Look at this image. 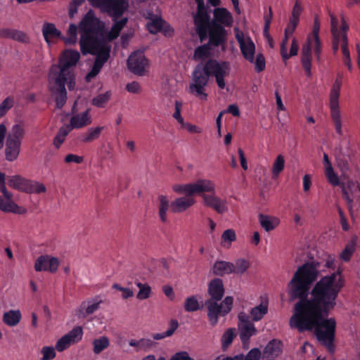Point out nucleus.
<instances>
[{
	"label": "nucleus",
	"mask_w": 360,
	"mask_h": 360,
	"mask_svg": "<svg viewBox=\"0 0 360 360\" xmlns=\"http://www.w3.org/2000/svg\"><path fill=\"white\" fill-rule=\"evenodd\" d=\"M319 262H306L299 266L288 283V294L295 304L289 325L300 333L314 330L319 342L330 353L335 352L336 321L328 319L329 313L336 306V300L345 286L344 277L340 269L324 276L312 289L311 285L319 275Z\"/></svg>",
	"instance_id": "nucleus-1"
},
{
	"label": "nucleus",
	"mask_w": 360,
	"mask_h": 360,
	"mask_svg": "<svg viewBox=\"0 0 360 360\" xmlns=\"http://www.w3.org/2000/svg\"><path fill=\"white\" fill-rule=\"evenodd\" d=\"M229 71L230 65L228 62L219 63L213 58L197 65L192 74L189 93L200 101H206L208 95L205 91V87L208 85L210 77H214L218 87L224 89L226 86L224 78L229 75Z\"/></svg>",
	"instance_id": "nucleus-2"
},
{
	"label": "nucleus",
	"mask_w": 360,
	"mask_h": 360,
	"mask_svg": "<svg viewBox=\"0 0 360 360\" xmlns=\"http://www.w3.org/2000/svg\"><path fill=\"white\" fill-rule=\"evenodd\" d=\"M207 291L210 298L205 301V304L208 311L209 321L211 325L215 326L219 316H224L230 312L233 299L231 296H227L220 304L218 303L222 299L225 292L223 281L219 278L210 281Z\"/></svg>",
	"instance_id": "nucleus-3"
},
{
	"label": "nucleus",
	"mask_w": 360,
	"mask_h": 360,
	"mask_svg": "<svg viewBox=\"0 0 360 360\" xmlns=\"http://www.w3.org/2000/svg\"><path fill=\"white\" fill-rule=\"evenodd\" d=\"M79 30L81 34L80 48L84 49L86 45L104 40L105 25L95 15L92 9H89L81 20Z\"/></svg>",
	"instance_id": "nucleus-4"
},
{
	"label": "nucleus",
	"mask_w": 360,
	"mask_h": 360,
	"mask_svg": "<svg viewBox=\"0 0 360 360\" xmlns=\"http://www.w3.org/2000/svg\"><path fill=\"white\" fill-rule=\"evenodd\" d=\"M312 51L318 63L322 60L323 44L319 37H307L301 50V63L305 75L311 77Z\"/></svg>",
	"instance_id": "nucleus-5"
},
{
	"label": "nucleus",
	"mask_w": 360,
	"mask_h": 360,
	"mask_svg": "<svg viewBox=\"0 0 360 360\" xmlns=\"http://www.w3.org/2000/svg\"><path fill=\"white\" fill-rule=\"evenodd\" d=\"M80 58V54L75 51H65L60 56L58 65H53L50 75L56 78L75 81V75L71 68L75 66Z\"/></svg>",
	"instance_id": "nucleus-6"
},
{
	"label": "nucleus",
	"mask_w": 360,
	"mask_h": 360,
	"mask_svg": "<svg viewBox=\"0 0 360 360\" xmlns=\"http://www.w3.org/2000/svg\"><path fill=\"white\" fill-rule=\"evenodd\" d=\"M94 8H98L112 20L120 18L129 8L128 0H88Z\"/></svg>",
	"instance_id": "nucleus-7"
},
{
	"label": "nucleus",
	"mask_w": 360,
	"mask_h": 360,
	"mask_svg": "<svg viewBox=\"0 0 360 360\" xmlns=\"http://www.w3.org/2000/svg\"><path fill=\"white\" fill-rule=\"evenodd\" d=\"M341 86L342 76L338 75L330 89V116L335 131L340 136L342 135L341 115L339 109V97Z\"/></svg>",
	"instance_id": "nucleus-8"
},
{
	"label": "nucleus",
	"mask_w": 360,
	"mask_h": 360,
	"mask_svg": "<svg viewBox=\"0 0 360 360\" xmlns=\"http://www.w3.org/2000/svg\"><path fill=\"white\" fill-rule=\"evenodd\" d=\"M214 188V183L209 179H198L193 184H176L173 186L174 192L180 194L184 193L186 195L213 192Z\"/></svg>",
	"instance_id": "nucleus-9"
},
{
	"label": "nucleus",
	"mask_w": 360,
	"mask_h": 360,
	"mask_svg": "<svg viewBox=\"0 0 360 360\" xmlns=\"http://www.w3.org/2000/svg\"><path fill=\"white\" fill-rule=\"evenodd\" d=\"M22 135V127L20 124H15L8 134L6 143V158L8 161L17 158L20 150V139Z\"/></svg>",
	"instance_id": "nucleus-10"
},
{
	"label": "nucleus",
	"mask_w": 360,
	"mask_h": 360,
	"mask_svg": "<svg viewBox=\"0 0 360 360\" xmlns=\"http://www.w3.org/2000/svg\"><path fill=\"white\" fill-rule=\"evenodd\" d=\"M80 48L84 55L90 53L96 56L94 63L103 66L110 58V46L104 40L93 43Z\"/></svg>",
	"instance_id": "nucleus-11"
},
{
	"label": "nucleus",
	"mask_w": 360,
	"mask_h": 360,
	"mask_svg": "<svg viewBox=\"0 0 360 360\" xmlns=\"http://www.w3.org/2000/svg\"><path fill=\"white\" fill-rule=\"evenodd\" d=\"M80 48L84 55L90 53L96 56L94 63L103 66L110 58V46L104 40L93 43Z\"/></svg>",
	"instance_id": "nucleus-12"
},
{
	"label": "nucleus",
	"mask_w": 360,
	"mask_h": 360,
	"mask_svg": "<svg viewBox=\"0 0 360 360\" xmlns=\"http://www.w3.org/2000/svg\"><path fill=\"white\" fill-rule=\"evenodd\" d=\"M50 82L54 83L53 91L56 94V102L58 108L61 109L67 101V91L65 84H68L70 90L72 89L75 86V81L70 82L68 79L56 78L53 76H49Z\"/></svg>",
	"instance_id": "nucleus-13"
},
{
	"label": "nucleus",
	"mask_w": 360,
	"mask_h": 360,
	"mask_svg": "<svg viewBox=\"0 0 360 360\" xmlns=\"http://www.w3.org/2000/svg\"><path fill=\"white\" fill-rule=\"evenodd\" d=\"M211 21L207 8L197 10L196 13L193 15L195 31L201 41L205 40L207 37V31Z\"/></svg>",
	"instance_id": "nucleus-14"
},
{
	"label": "nucleus",
	"mask_w": 360,
	"mask_h": 360,
	"mask_svg": "<svg viewBox=\"0 0 360 360\" xmlns=\"http://www.w3.org/2000/svg\"><path fill=\"white\" fill-rule=\"evenodd\" d=\"M82 336L83 330L82 327L76 326L56 342L55 348L58 352H61L69 348L70 345L79 342Z\"/></svg>",
	"instance_id": "nucleus-15"
},
{
	"label": "nucleus",
	"mask_w": 360,
	"mask_h": 360,
	"mask_svg": "<svg viewBox=\"0 0 360 360\" xmlns=\"http://www.w3.org/2000/svg\"><path fill=\"white\" fill-rule=\"evenodd\" d=\"M228 32L219 23L211 22L208 28L207 36H209V44L218 47L226 43Z\"/></svg>",
	"instance_id": "nucleus-16"
},
{
	"label": "nucleus",
	"mask_w": 360,
	"mask_h": 360,
	"mask_svg": "<svg viewBox=\"0 0 360 360\" xmlns=\"http://www.w3.org/2000/svg\"><path fill=\"white\" fill-rule=\"evenodd\" d=\"M214 192L215 190L213 192H210V194L201 193L203 205L213 209L219 214H223L228 210L226 202L217 196Z\"/></svg>",
	"instance_id": "nucleus-17"
},
{
	"label": "nucleus",
	"mask_w": 360,
	"mask_h": 360,
	"mask_svg": "<svg viewBox=\"0 0 360 360\" xmlns=\"http://www.w3.org/2000/svg\"><path fill=\"white\" fill-rule=\"evenodd\" d=\"M59 261L58 258L49 255L39 257L34 263V269L37 271H49L55 273L58 268Z\"/></svg>",
	"instance_id": "nucleus-18"
},
{
	"label": "nucleus",
	"mask_w": 360,
	"mask_h": 360,
	"mask_svg": "<svg viewBox=\"0 0 360 360\" xmlns=\"http://www.w3.org/2000/svg\"><path fill=\"white\" fill-rule=\"evenodd\" d=\"M148 60L141 53H133L127 60L128 68L134 74L143 75Z\"/></svg>",
	"instance_id": "nucleus-19"
},
{
	"label": "nucleus",
	"mask_w": 360,
	"mask_h": 360,
	"mask_svg": "<svg viewBox=\"0 0 360 360\" xmlns=\"http://www.w3.org/2000/svg\"><path fill=\"white\" fill-rule=\"evenodd\" d=\"M128 18L124 17L122 18H115V20L113 21V25L111 27V29L110 31H108L105 29V32L103 34V39L107 42L108 41H112L114 39H117L122 30L124 28V27L127 24L128 22Z\"/></svg>",
	"instance_id": "nucleus-20"
},
{
	"label": "nucleus",
	"mask_w": 360,
	"mask_h": 360,
	"mask_svg": "<svg viewBox=\"0 0 360 360\" xmlns=\"http://www.w3.org/2000/svg\"><path fill=\"white\" fill-rule=\"evenodd\" d=\"M236 37L239 43L240 51L244 58L250 63H254L255 46L253 41L250 38L245 41L243 37L239 34H236Z\"/></svg>",
	"instance_id": "nucleus-21"
},
{
	"label": "nucleus",
	"mask_w": 360,
	"mask_h": 360,
	"mask_svg": "<svg viewBox=\"0 0 360 360\" xmlns=\"http://www.w3.org/2000/svg\"><path fill=\"white\" fill-rule=\"evenodd\" d=\"M195 202L193 195L177 198L170 203L171 210L174 213L183 212L193 206Z\"/></svg>",
	"instance_id": "nucleus-22"
},
{
	"label": "nucleus",
	"mask_w": 360,
	"mask_h": 360,
	"mask_svg": "<svg viewBox=\"0 0 360 360\" xmlns=\"http://www.w3.org/2000/svg\"><path fill=\"white\" fill-rule=\"evenodd\" d=\"M214 18L211 22L219 23L223 27H230L233 22L231 14L225 8H216L213 12Z\"/></svg>",
	"instance_id": "nucleus-23"
},
{
	"label": "nucleus",
	"mask_w": 360,
	"mask_h": 360,
	"mask_svg": "<svg viewBox=\"0 0 360 360\" xmlns=\"http://www.w3.org/2000/svg\"><path fill=\"white\" fill-rule=\"evenodd\" d=\"M42 33L48 44H51L56 39L61 38V32L56 28L54 24L51 22H45L44 24Z\"/></svg>",
	"instance_id": "nucleus-24"
},
{
	"label": "nucleus",
	"mask_w": 360,
	"mask_h": 360,
	"mask_svg": "<svg viewBox=\"0 0 360 360\" xmlns=\"http://www.w3.org/2000/svg\"><path fill=\"white\" fill-rule=\"evenodd\" d=\"M239 319L241 321L239 326L240 338L241 341L245 343L250 340V337L255 334L256 328L252 323L244 320L241 316H239Z\"/></svg>",
	"instance_id": "nucleus-25"
},
{
	"label": "nucleus",
	"mask_w": 360,
	"mask_h": 360,
	"mask_svg": "<svg viewBox=\"0 0 360 360\" xmlns=\"http://www.w3.org/2000/svg\"><path fill=\"white\" fill-rule=\"evenodd\" d=\"M90 123L91 117L89 115V110H86L82 113L76 114L72 116L70 121V125L68 126L71 128L72 130V129H79L84 127Z\"/></svg>",
	"instance_id": "nucleus-26"
},
{
	"label": "nucleus",
	"mask_w": 360,
	"mask_h": 360,
	"mask_svg": "<svg viewBox=\"0 0 360 360\" xmlns=\"http://www.w3.org/2000/svg\"><path fill=\"white\" fill-rule=\"evenodd\" d=\"M213 274L217 276H224L235 271L234 264L225 261H217L212 268Z\"/></svg>",
	"instance_id": "nucleus-27"
},
{
	"label": "nucleus",
	"mask_w": 360,
	"mask_h": 360,
	"mask_svg": "<svg viewBox=\"0 0 360 360\" xmlns=\"http://www.w3.org/2000/svg\"><path fill=\"white\" fill-rule=\"evenodd\" d=\"M357 240H358L357 236H354L352 237L351 240L347 243L344 250L342 251V252L340 255V258L343 262H347L351 259L354 252L356 250Z\"/></svg>",
	"instance_id": "nucleus-28"
},
{
	"label": "nucleus",
	"mask_w": 360,
	"mask_h": 360,
	"mask_svg": "<svg viewBox=\"0 0 360 360\" xmlns=\"http://www.w3.org/2000/svg\"><path fill=\"white\" fill-rule=\"evenodd\" d=\"M46 191V186L43 184L24 179V192L39 194L44 193Z\"/></svg>",
	"instance_id": "nucleus-29"
},
{
	"label": "nucleus",
	"mask_w": 360,
	"mask_h": 360,
	"mask_svg": "<svg viewBox=\"0 0 360 360\" xmlns=\"http://www.w3.org/2000/svg\"><path fill=\"white\" fill-rule=\"evenodd\" d=\"M158 213L162 222L165 223L167 221V212L170 207L169 200L167 196L160 195L158 196Z\"/></svg>",
	"instance_id": "nucleus-30"
},
{
	"label": "nucleus",
	"mask_w": 360,
	"mask_h": 360,
	"mask_svg": "<svg viewBox=\"0 0 360 360\" xmlns=\"http://www.w3.org/2000/svg\"><path fill=\"white\" fill-rule=\"evenodd\" d=\"M259 221L261 226L266 231H271L274 230L279 224L278 219L276 217H271L263 214H259Z\"/></svg>",
	"instance_id": "nucleus-31"
},
{
	"label": "nucleus",
	"mask_w": 360,
	"mask_h": 360,
	"mask_svg": "<svg viewBox=\"0 0 360 360\" xmlns=\"http://www.w3.org/2000/svg\"><path fill=\"white\" fill-rule=\"evenodd\" d=\"M103 127H97L96 128H89L87 131L81 136L80 140L84 143H91L98 139L103 130Z\"/></svg>",
	"instance_id": "nucleus-32"
},
{
	"label": "nucleus",
	"mask_w": 360,
	"mask_h": 360,
	"mask_svg": "<svg viewBox=\"0 0 360 360\" xmlns=\"http://www.w3.org/2000/svg\"><path fill=\"white\" fill-rule=\"evenodd\" d=\"M21 316L20 310H10L4 314L3 321L8 326H15L20 322Z\"/></svg>",
	"instance_id": "nucleus-33"
},
{
	"label": "nucleus",
	"mask_w": 360,
	"mask_h": 360,
	"mask_svg": "<svg viewBox=\"0 0 360 360\" xmlns=\"http://www.w3.org/2000/svg\"><path fill=\"white\" fill-rule=\"evenodd\" d=\"M71 131V128L68 125L61 127L58 131L53 140V144L56 149H59L65 140L66 136Z\"/></svg>",
	"instance_id": "nucleus-34"
},
{
	"label": "nucleus",
	"mask_w": 360,
	"mask_h": 360,
	"mask_svg": "<svg viewBox=\"0 0 360 360\" xmlns=\"http://www.w3.org/2000/svg\"><path fill=\"white\" fill-rule=\"evenodd\" d=\"M268 312V304L261 303L259 305L253 307L250 311L251 316L255 321L261 320Z\"/></svg>",
	"instance_id": "nucleus-35"
},
{
	"label": "nucleus",
	"mask_w": 360,
	"mask_h": 360,
	"mask_svg": "<svg viewBox=\"0 0 360 360\" xmlns=\"http://www.w3.org/2000/svg\"><path fill=\"white\" fill-rule=\"evenodd\" d=\"M11 198H6L4 200L0 196V210L6 212H14L17 213L20 212V208L14 203Z\"/></svg>",
	"instance_id": "nucleus-36"
},
{
	"label": "nucleus",
	"mask_w": 360,
	"mask_h": 360,
	"mask_svg": "<svg viewBox=\"0 0 360 360\" xmlns=\"http://www.w3.org/2000/svg\"><path fill=\"white\" fill-rule=\"evenodd\" d=\"M101 302H83L80 306V313L83 316L94 314L99 307Z\"/></svg>",
	"instance_id": "nucleus-37"
},
{
	"label": "nucleus",
	"mask_w": 360,
	"mask_h": 360,
	"mask_svg": "<svg viewBox=\"0 0 360 360\" xmlns=\"http://www.w3.org/2000/svg\"><path fill=\"white\" fill-rule=\"evenodd\" d=\"M166 22L161 18L155 17L151 22H148L147 27L150 33L156 34L163 30Z\"/></svg>",
	"instance_id": "nucleus-38"
},
{
	"label": "nucleus",
	"mask_w": 360,
	"mask_h": 360,
	"mask_svg": "<svg viewBox=\"0 0 360 360\" xmlns=\"http://www.w3.org/2000/svg\"><path fill=\"white\" fill-rule=\"evenodd\" d=\"M285 167V158L283 155H278L275 159L272 168L271 173L274 178H276L284 169Z\"/></svg>",
	"instance_id": "nucleus-39"
},
{
	"label": "nucleus",
	"mask_w": 360,
	"mask_h": 360,
	"mask_svg": "<svg viewBox=\"0 0 360 360\" xmlns=\"http://www.w3.org/2000/svg\"><path fill=\"white\" fill-rule=\"evenodd\" d=\"M111 96L110 91H106L104 94H100L92 100V104L98 108H103L109 101Z\"/></svg>",
	"instance_id": "nucleus-40"
},
{
	"label": "nucleus",
	"mask_w": 360,
	"mask_h": 360,
	"mask_svg": "<svg viewBox=\"0 0 360 360\" xmlns=\"http://www.w3.org/2000/svg\"><path fill=\"white\" fill-rule=\"evenodd\" d=\"M139 291L136 295V298L140 300L148 299L151 294V288L147 283H136Z\"/></svg>",
	"instance_id": "nucleus-41"
},
{
	"label": "nucleus",
	"mask_w": 360,
	"mask_h": 360,
	"mask_svg": "<svg viewBox=\"0 0 360 360\" xmlns=\"http://www.w3.org/2000/svg\"><path fill=\"white\" fill-rule=\"evenodd\" d=\"M342 52L343 54V62L344 64L347 67V68L351 70H352V61L350 58L349 50L348 48V38L344 37V41L342 46Z\"/></svg>",
	"instance_id": "nucleus-42"
},
{
	"label": "nucleus",
	"mask_w": 360,
	"mask_h": 360,
	"mask_svg": "<svg viewBox=\"0 0 360 360\" xmlns=\"http://www.w3.org/2000/svg\"><path fill=\"white\" fill-rule=\"evenodd\" d=\"M94 352L95 354L101 353L103 349L107 348L109 345V340L106 337H101L99 339H96L93 342Z\"/></svg>",
	"instance_id": "nucleus-43"
},
{
	"label": "nucleus",
	"mask_w": 360,
	"mask_h": 360,
	"mask_svg": "<svg viewBox=\"0 0 360 360\" xmlns=\"http://www.w3.org/2000/svg\"><path fill=\"white\" fill-rule=\"evenodd\" d=\"M210 55V48L207 44L198 46L194 51L193 59L195 60L203 59Z\"/></svg>",
	"instance_id": "nucleus-44"
},
{
	"label": "nucleus",
	"mask_w": 360,
	"mask_h": 360,
	"mask_svg": "<svg viewBox=\"0 0 360 360\" xmlns=\"http://www.w3.org/2000/svg\"><path fill=\"white\" fill-rule=\"evenodd\" d=\"M199 302L195 296H191L186 299L184 309L188 312L195 311L199 309Z\"/></svg>",
	"instance_id": "nucleus-45"
},
{
	"label": "nucleus",
	"mask_w": 360,
	"mask_h": 360,
	"mask_svg": "<svg viewBox=\"0 0 360 360\" xmlns=\"http://www.w3.org/2000/svg\"><path fill=\"white\" fill-rule=\"evenodd\" d=\"M79 27L75 24H70L68 30V37L65 39L66 44H74L77 41V30Z\"/></svg>",
	"instance_id": "nucleus-46"
},
{
	"label": "nucleus",
	"mask_w": 360,
	"mask_h": 360,
	"mask_svg": "<svg viewBox=\"0 0 360 360\" xmlns=\"http://www.w3.org/2000/svg\"><path fill=\"white\" fill-rule=\"evenodd\" d=\"M235 266V271L233 273L242 274L245 273L250 266V262L245 259H239L236 260Z\"/></svg>",
	"instance_id": "nucleus-47"
},
{
	"label": "nucleus",
	"mask_w": 360,
	"mask_h": 360,
	"mask_svg": "<svg viewBox=\"0 0 360 360\" xmlns=\"http://www.w3.org/2000/svg\"><path fill=\"white\" fill-rule=\"evenodd\" d=\"M234 337L235 334L233 333V329L229 328L224 332L221 338L222 347L224 349L227 348L231 344Z\"/></svg>",
	"instance_id": "nucleus-48"
},
{
	"label": "nucleus",
	"mask_w": 360,
	"mask_h": 360,
	"mask_svg": "<svg viewBox=\"0 0 360 360\" xmlns=\"http://www.w3.org/2000/svg\"><path fill=\"white\" fill-rule=\"evenodd\" d=\"M8 185L17 190H21L22 179L20 175L9 176L7 177Z\"/></svg>",
	"instance_id": "nucleus-49"
},
{
	"label": "nucleus",
	"mask_w": 360,
	"mask_h": 360,
	"mask_svg": "<svg viewBox=\"0 0 360 360\" xmlns=\"http://www.w3.org/2000/svg\"><path fill=\"white\" fill-rule=\"evenodd\" d=\"M325 174L330 184L333 186H338L340 184V180L338 175L335 173L333 167L326 168L325 169Z\"/></svg>",
	"instance_id": "nucleus-50"
},
{
	"label": "nucleus",
	"mask_w": 360,
	"mask_h": 360,
	"mask_svg": "<svg viewBox=\"0 0 360 360\" xmlns=\"http://www.w3.org/2000/svg\"><path fill=\"white\" fill-rule=\"evenodd\" d=\"M261 352L259 349H252L246 356L243 354L238 355L240 360H259Z\"/></svg>",
	"instance_id": "nucleus-51"
},
{
	"label": "nucleus",
	"mask_w": 360,
	"mask_h": 360,
	"mask_svg": "<svg viewBox=\"0 0 360 360\" xmlns=\"http://www.w3.org/2000/svg\"><path fill=\"white\" fill-rule=\"evenodd\" d=\"M85 0H72L68 6V14L70 18H72L78 11V7L80 6Z\"/></svg>",
	"instance_id": "nucleus-52"
},
{
	"label": "nucleus",
	"mask_w": 360,
	"mask_h": 360,
	"mask_svg": "<svg viewBox=\"0 0 360 360\" xmlns=\"http://www.w3.org/2000/svg\"><path fill=\"white\" fill-rule=\"evenodd\" d=\"M344 37L347 38V35L345 34L338 36V34L333 35V43H332V49L334 54H336L339 50V46H342L344 41Z\"/></svg>",
	"instance_id": "nucleus-53"
},
{
	"label": "nucleus",
	"mask_w": 360,
	"mask_h": 360,
	"mask_svg": "<svg viewBox=\"0 0 360 360\" xmlns=\"http://www.w3.org/2000/svg\"><path fill=\"white\" fill-rule=\"evenodd\" d=\"M265 58L262 53H258L255 61V70L257 72H260L265 69Z\"/></svg>",
	"instance_id": "nucleus-54"
},
{
	"label": "nucleus",
	"mask_w": 360,
	"mask_h": 360,
	"mask_svg": "<svg viewBox=\"0 0 360 360\" xmlns=\"http://www.w3.org/2000/svg\"><path fill=\"white\" fill-rule=\"evenodd\" d=\"M56 348L53 347L45 346L41 349V354H43L44 360H51L56 357Z\"/></svg>",
	"instance_id": "nucleus-55"
},
{
	"label": "nucleus",
	"mask_w": 360,
	"mask_h": 360,
	"mask_svg": "<svg viewBox=\"0 0 360 360\" xmlns=\"http://www.w3.org/2000/svg\"><path fill=\"white\" fill-rule=\"evenodd\" d=\"M13 100L6 98L0 104V118L6 115L7 111L13 106Z\"/></svg>",
	"instance_id": "nucleus-56"
},
{
	"label": "nucleus",
	"mask_w": 360,
	"mask_h": 360,
	"mask_svg": "<svg viewBox=\"0 0 360 360\" xmlns=\"http://www.w3.org/2000/svg\"><path fill=\"white\" fill-rule=\"evenodd\" d=\"M6 174L0 172V191L3 193L5 198H12V194L9 193L6 188Z\"/></svg>",
	"instance_id": "nucleus-57"
},
{
	"label": "nucleus",
	"mask_w": 360,
	"mask_h": 360,
	"mask_svg": "<svg viewBox=\"0 0 360 360\" xmlns=\"http://www.w3.org/2000/svg\"><path fill=\"white\" fill-rule=\"evenodd\" d=\"M0 36H6L19 41L22 40V33L15 30H6L2 34H0Z\"/></svg>",
	"instance_id": "nucleus-58"
},
{
	"label": "nucleus",
	"mask_w": 360,
	"mask_h": 360,
	"mask_svg": "<svg viewBox=\"0 0 360 360\" xmlns=\"http://www.w3.org/2000/svg\"><path fill=\"white\" fill-rule=\"evenodd\" d=\"M102 66L94 63L93 67L90 72L86 75L85 79L87 82H91V80L94 78L102 69Z\"/></svg>",
	"instance_id": "nucleus-59"
},
{
	"label": "nucleus",
	"mask_w": 360,
	"mask_h": 360,
	"mask_svg": "<svg viewBox=\"0 0 360 360\" xmlns=\"http://www.w3.org/2000/svg\"><path fill=\"white\" fill-rule=\"evenodd\" d=\"M102 66L94 63L93 67L90 72L86 75L85 79L87 82H91V80L94 78L102 69Z\"/></svg>",
	"instance_id": "nucleus-60"
},
{
	"label": "nucleus",
	"mask_w": 360,
	"mask_h": 360,
	"mask_svg": "<svg viewBox=\"0 0 360 360\" xmlns=\"http://www.w3.org/2000/svg\"><path fill=\"white\" fill-rule=\"evenodd\" d=\"M84 161V158L82 156H79L75 154H68L64 158V162L67 164H70L72 162L76 163V164H81Z\"/></svg>",
	"instance_id": "nucleus-61"
},
{
	"label": "nucleus",
	"mask_w": 360,
	"mask_h": 360,
	"mask_svg": "<svg viewBox=\"0 0 360 360\" xmlns=\"http://www.w3.org/2000/svg\"><path fill=\"white\" fill-rule=\"evenodd\" d=\"M299 22H300V20L290 18L289 22H288L286 28L285 29V35L292 34V33L294 32L295 30L296 29Z\"/></svg>",
	"instance_id": "nucleus-62"
},
{
	"label": "nucleus",
	"mask_w": 360,
	"mask_h": 360,
	"mask_svg": "<svg viewBox=\"0 0 360 360\" xmlns=\"http://www.w3.org/2000/svg\"><path fill=\"white\" fill-rule=\"evenodd\" d=\"M299 22H300V20L290 18L289 22H288L286 28L285 29V35L292 34V33L294 32L295 30L296 29Z\"/></svg>",
	"instance_id": "nucleus-63"
},
{
	"label": "nucleus",
	"mask_w": 360,
	"mask_h": 360,
	"mask_svg": "<svg viewBox=\"0 0 360 360\" xmlns=\"http://www.w3.org/2000/svg\"><path fill=\"white\" fill-rule=\"evenodd\" d=\"M299 22H300V20L290 18L289 22H288L286 28L285 29V35L292 34V33L294 32L295 30L296 29Z\"/></svg>",
	"instance_id": "nucleus-64"
}]
</instances>
